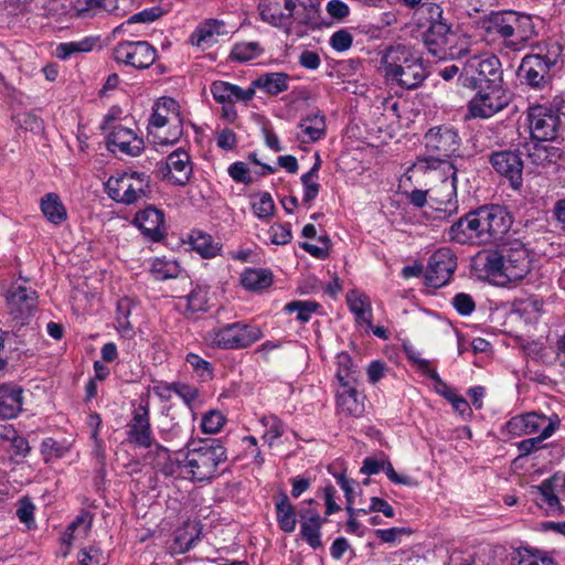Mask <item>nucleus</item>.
<instances>
[{
    "instance_id": "f257e3e1",
    "label": "nucleus",
    "mask_w": 565,
    "mask_h": 565,
    "mask_svg": "<svg viewBox=\"0 0 565 565\" xmlns=\"http://www.w3.org/2000/svg\"><path fill=\"white\" fill-rule=\"evenodd\" d=\"M423 145L425 153L416 158L406 174H420L430 182L439 181L448 201H451L457 192V169L452 159L460 148L458 131L447 125L433 127L424 135Z\"/></svg>"
},
{
    "instance_id": "f03ea898",
    "label": "nucleus",
    "mask_w": 565,
    "mask_h": 565,
    "mask_svg": "<svg viewBox=\"0 0 565 565\" xmlns=\"http://www.w3.org/2000/svg\"><path fill=\"white\" fill-rule=\"evenodd\" d=\"M161 455L168 459L161 468L166 476H181L199 482L213 479L218 466L226 460V449L216 439L191 440L173 457L161 447Z\"/></svg>"
},
{
    "instance_id": "7ed1b4c3",
    "label": "nucleus",
    "mask_w": 565,
    "mask_h": 565,
    "mask_svg": "<svg viewBox=\"0 0 565 565\" xmlns=\"http://www.w3.org/2000/svg\"><path fill=\"white\" fill-rule=\"evenodd\" d=\"M512 218L500 205H484L469 212L451 225L448 237L459 244H490L510 230Z\"/></svg>"
},
{
    "instance_id": "20e7f679",
    "label": "nucleus",
    "mask_w": 565,
    "mask_h": 565,
    "mask_svg": "<svg viewBox=\"0 0 565 565\" xmlns=\"http://www.w3.org/2000/svg\"><path fill=\"white\" fill-rule=\"evenodd\" d=\"M481 270L488 280L497 286H508L527 276L531 271L532 258L529 249L520 242L490 250L478 259Z\"/></svg>"
},
{
    "instance_id": "39448f33",
    "label": "nucleus",
    "mask_w": 565,
    "mask_h": 565,
    "mask_svg": "<svg viewBox=\"0 0 565 565\" xmlns=\"http://www.w3.org/2000/svg\"><path fill=\"white\" fill-rule=\"evenodd\" d=\"M480 29L487 39H501L513 51L522 50L535 34L532 18L513 10L492 11L481 19Z\"/></svg>"
},
{
    "instance_id": "423d86ee",
    "label": "nucleus",
    "mask_w": 565,
    "mask_h": 565,
    "mask_svg": "<svg viewBox=\"0 0 565 565\" xmlns=\"http://www.w3.org/2000/svg\"><path fill=\"white\" fill-rule=\"evenodd\" d=\"M384 77L392 86L405 89L419 87L428 76L422 56L405 45L387 49L382 57Z\"/></svg>"
},
{
    "instance_id": "0eeeda50",
    "label": "nucleus",
    "mask_w": 565,
    "mask_h": 565,
    "mask_svg": "<svg viewBox=\"0 0 565 565\" xmlns=\"http://www.w3.org/2000/svg\"><path fill=\"white\" fill-rule=\"evenodd\" d=\"M184 116L171 97L159 98L149 118L148 138L158 146L174 145L183 135Z\"/></svg>"
},
{
    "instance_id": "6e6552de",
    "label": "nucleus",
    "mask_w": 565,
    "mask_h": 565,
    "mask_svg": "<svg viewBox=\"0 0 565 565\" xmlns=\"http://www.w3.org/2000/svg\"><path fill=\"white\" fill-rule=\"evenodd\" d=\"M418 11L427 18L429 23L425 38L429 52L440 60L459 56L461 51H456L454 47L457 34L444 20L441 7L434 2H424Z\"/></svg>"
},
{
    "instance_id": "1a4fd4ad",
    "label": "nucleus",
    "mask_w": 565,
    "mask_h": 565,
    "mask_svg": "<svg viewBox=\"0 0 565 565\" xmlns=\"http://www.w3.org/2000/svg\"><path fill=\"white\" fill-rule=\"evenodd\" d=\"M502 71L499 58L492 54L472 55L462 63L458 82L472 89L501 85Z\"/></svg>"
},
{
    "instance_id": "9d476101",
    "label": "nucleus",
    "mask_w": 565,
    "mask_h": 565,
    "mask_svg": "<svg viewBox=\"0 0 565 565\" xmlns=\"http://www.w3.org/2000/svg\"><path fill=\"white\" fill-rule=\"evenodd\" d=\"M262 337L263 333L258 327L237 321L209 330L204 341L211 348L238 350L252 345Z\"/></svg>"
},
{
    "instance_id": "9b49d317",
    "label": "nucleus",
    "mask_w": 565,
    "mask_h": 565,
    "mask_svg": "<svg viewBox=\"0 0 565 565\" xmlns=\"http://www.w3.org/2000/svg\"><path fill=\"white\" fill-rule=\"evenodd\" d=\"M149 183L143 172L120 171L108 178L105 190L113 201L130 205L146 198Z\"/></svg>"
},
{
    "instance_id": "f8f14e48",
    "label": "nucleus",
    "mask_w": 565,
    "mask_h": 565,
    "mask_svg": "<svg viewBox=\"0 0 565 565\" xmlns=\"http://www.w3.org/2000/svg\"><path fill=\"white\" fill-rule=\"evenodd\" d=\"M561 56V46L554 44L545 55L531 54L523 57L519 73L534 88L544 87L550 79V70L555 66Z\"/></svg>"
},
{
    "instance_id": "ddd939ff",
    "label": "nucleus",
    "mask_w": 565,
    "mask_h": 565,
    "mask_svg": "<svg viewBox=\"0 0 565 565\" xmlns=\"http://www.w3.org/2000/svg\"><path fill=\"white\" fill-rule=\"evenodd\" d=\"M509 103L510 97L502 85H490L478 89L468 104V110L473 118H490L504 109Z\"/></svg>"
},
{
    "instance_id": "4468645a",
    "label": "nucleus",
    "mask_w": 565,
    "mask_h": 565,
    "mask_svg": "<svg viewBox=\"0 0 565 565\" xmlns=\"http://www.w3.org/2000/svg\"><path fill=\"white\" fill-rule=\"evenodd\" d=\"M114 60L137 70L150 67L157 58V50L147 41H122L114 47Z\"/></svg>"
},
{
    "instance_id": "2eb2a0df",
    "label": "nucleus",
    "mask_w": 565,
    "mask_h": 565,
    "mask_svg": "<svg viewBox=\"0 0 565 565\" xmlns=\"http://www.w3.org/2000/svg\"><path fill=\"white\" fill-rule=\"evenodd\" d=\"M104 130H109L107 135L108 149L118 154L130 157L139 156L145 149V142L134 129L122 125L110 126V117L107 116L103 124Z\"/></svg>"
},
{
    "instance_id": "dca6fc26",
    "label": "nucleus",
    "mask_w": 565,
    "mask_h": 565,
    "mask_svg": "<svg viewBox=\"0 0 565 565\" xmlns=\"http://www.w3.org/2000/svg\"><path fill=\"white\" fill-rule=\"evenodd\" d=\"M527 122L532 140L537 142L552 141L557 136L559 118L551 107L543 105L530 107Z\"/></svg>"
},
{
    "instance_id": "f3484780",
    "label": "nucleus",
    "mask_w": 565,
    "mask_h": 565,
    "mask_svg": "<svg viewBox=\"0 0 565 565\" xmlns=\"http://www.w3.org/2000/svg\"><path fill=\"white\" fill-rule=\"evenodd\" d=\"M457 268V257L448 247L437 249L428 260L425 282L433 288L447 285Z\"/></svg>"
},
{
    "instance_id": "a211bd4d",
    "label": "nucleus",
    "mask_w": 565,
    "mask_h": 565,
    "mask_svg": "<svg viewBox=\"0 0 565 565\" xmlns=\"http://www.w3.org/2000/svg\"><path fill=\"white\" fill-rule=\"evenodd\" d=\"M127 441L139 448H150L156 445L161 450V446L156 444L152 434L147 404H140L134 409L132 417L127 424Z\"/></svg>"
},
{
    "instance_id": "6ab92c4d",
    "label": "nucleus",
    "mask_w": 565,
    "mask_h": 565,
    "mask_svg": "<svg viewBox=\"0 0 565 565\" xmlns=\"http://www.w3.org/2000/svg\"><path fill=\"white\" fill-rule=\"evenodd\" d=\"M67 13L72 18L83 20L104 15H124L118 0H70Z\"/></svg>"
},
{
    "instance_id": "aec40b11",
    "label": "nucleus",
    "mask_w": 565,
    "mask_h": 565,
    "mask_svg": "<svg viewBox=\"0 0 565 565\" xmlns=\"http://www.w3.org/2000/svg\"><path fill=\"white\" fill-rule=\"evenodd\" d=\"M559 420L557 417L554 419L536 413H527L512 417L504 425V430L511 437H520L523 435L541 434L544 428L550 424L553 425L554 431Z\"/></svg>"
},
{
    "instance_id": "412c9836",
    "label": "nucleus",
    "mask_w": 565,
    "mask_h": 565,
    "mask_svg": "<svg viewBox=\"0 0 565 565\" xmlns=\"http://www.w3.org/2000/svg\"><path fill=\"white\" fill-rule=\"evenodd\" d=\"M492 168L501 175L510 180L512 188L518 189L522 184L523 162L518 152L503 150L490 156Z\"/></svg>"
},
{
    "instance_id": "4be33fe9",
    "label": "nucleus",
    "mask_w": 565,
    "mask_h": 565,
    "mask_svg": "<svg viewBox=\"0 0 565 565\" xmlns=\"http://www.w3.org/2000/svg\"><path fill=\"white\" fill-rule=\"evenodd\" d=\"M7 302L15 318L24 319L35 310L38 295L35 290L14 282L8 291Z\"/></svg>"
},
{
    "instance_id": "5701e85b",
    "label": "nucleus",
    "mask_w": 565,
    "mask_h": 565,
    "mask_svg": "<svg viewBox=\"0 0 565 565\" xmlns=\"http://www.w3.org/2000/svg\"><path fill=\"white\" fill-rule=\"evenodd\" d=\"M134 224L153 242L160 241L166 234L164 214L153 206L139 211L134 218Z\"/></svg>"
},
{
    "instance_id": "b1692460",
    "label": "nucleus",
    "mask_w": 565,
    "mask_h": 565,
    "mask_svg": "<svg viewBox=\"0 0 565 565\" xmlns=\"http://www.w3.org/2000/svg\"><path fill=\"white\" fill-rule=\"evenodd\" d=\"M326 117L320 111L308 114L296 126L295 137L300 143H313L324 138Z\"/></svg>"
},
{
    "instance_id": "393cba45",
    "label": "nucleus",
    "mask_w": 565,
    "mask_h": 565,
    "mask_svg": "<svg viewBox=\"0 0 565 565\" xmlns=\"http://www.w3.org/2000/svg\"><path fill=\"white\" fill-rule=\"evenodd\" d=\"M23 407V390L14 383L0 384V418H15Z\"/></svg>"
},
{
    "instance_id": "a878e982",
    "label": "nucleus",
    "mask_w": 565,
    "mask_h": 565,
    "mask_svg": "<svg viewBox=\"0 0 565 565\" xmlns=\"http://www.w3.org/2000/svg\"><path fill=\"white\" fill-rule=\"evenodd\" d=\"M335 407L344 416H360L364 411L363 398H360L356 384L338 385L335 390Z\"/></svg>"
},
{
    "instance_id": "bb28decb",
    "label": "nucleus",
    "mask_w": 565,
    "mask_h": 565,
    "mask_svg": "<svg viewBox=\"0 0 565 565\" xmlns=\"http://www.w3.org/2000/svg\"><path fill=\"white\" fill-rule=\"evenodd\" d=\"M211 94L218 104L247 103L255 96L253 88L243 89L237 85L224 81H216L211 85Z\"/></svg>"
},
{
    "instance_id": "cd10ccee",
    "label": "nucleus",
    "mask_w": 565,
    "mask_h": 565,
    "mask_svg": "<svg viewBox=\"0 0 565 565\" xmlns=\"http://www.w3.org/2000/svg\"><path fill=\"white\" fill-rule=\"evenodd\" d=\"M224 22L220 20H206L200 23L190 36L192 45L206 50L215 44L218 36L226 34Z\"/></svg>"
},
{
    "instance_id": "c85d7f7f",
    "label": "nucleus",
    "mask_w": 565,
    "mask_h": 565,
    "mask_svg": "<svg viewBox=\"0 0 565 565\" xmlns=\"http://www.w3.org/2000/svg\"><path fill=\"white\" fill-rule=\"evenodd\" d=\"M284 0H259L258 10L264 22L275 26L284 28L287 31L291 28L290 13L282 11Z\"/></svg>"
},
{
    "instance_id": "c756f323",
    "label": "nucleus",
    "mask_w": 565,
    "mask_h": 565,
    "mask_svg": "<svg viewBox=\"0 0 565 565\" xmlns=\"http://www.w3.org/2000/svg\"><path fill=\"white\" fill-rule=\"evenodd\" d=\"M168 178L174 184L184 185L192 174L190 156L182 150L173 151L167 158Z\"/></svg>"
},
{
    "instance_id": "7c9ffc66",
    "label": "nucleus",
    "mask_w": 565,
    "mask_h": 565,
    "mask_svg": "<svg viewBox=\"0 0 565 565\" xmlns=\"http://www.w3.org/2000/svg\"><path fill=\"white\" fill-rule=\"evenodd\" d=\"M319 0H284V8L302 24H315L319 15Z\"/></svg>"
},
{
    "instance_id": "2f4dec72",
    "label": "nucleus",
    "mask_w": 565,
    "mask_h": 565,
    "mask_svg": "<svg viewBox=\"0 0 565 565\" xmlns=\"http://www.w3.org/2000/svg\"><path fill=\"white\" fill-rule=\"evenodd\" d=\"M380 471H384L387 478L395 484L411 486L412 479L407 476L398 475L392 463L385 458L366 457L363 460L361 472L363 475H375Z\"/></svg>"
},
{
    "instance_id": "473e14b6",
    "label": "nucleus",
    "mask_w": 565,
    "mask_h": 565,
    "mask_svg": "<svg viewBox=\"0 0 565 565\" xmlns=\"http://www.w3.org/2000/svg\"><path fill=\"white\" fill-rule=\"evenodd\" d=\"M323 520L317 512L300 514V536L312 548H319L321 542V526Z\"/></svg>"
},
{
    "instance_id": "72a5a7b5",
    "label": "nucleus",
    "mask_w": 565,
    "mask_h": 565,
    "mask_svg": "<svg viewBox=\"0 0 565 565\" xmlns=\"http://www.w3.org/2000/svg\"><path fill=\"white\" fill-rule=\"evenodd\" d=\"M347 303L350 311L355 316L359 324L372 327V307L369 297L360 291L352 290L347 295Z\"/></svg>"
},
{
    "instance_id": "f704fd0d",
    "label": "nucleus",
    "mask_w": 565,
    "mask_h": 565,
    "mask_svg": "<svg viewBox=\"0 0 565 565\" xmlns=\"http://www.w3.org/2000/svg\"><path fill=\"white\" fill-rule=\"evenodd\" d=\"M289 76L286 73H266L258 76L250 83L248 88L262 89L268 95H278L286 92L289 87Z\"/></svg>"
},
{
    "instance_id": "c9c22d12",
    "label": "nucleus",
    "mask_w": 565,
    "mask_h": 565,
    "mask_svg": "<svg viewBox=\"0 0 565 565\" xmlns=\"http://www.w3.org/2000/svg\"><path fill=\"white\" fill-rule=\"evenodd\" d=\"M275 511L279 529L285 533H292L297 526V513L285 493H281L275 501Z\"/></svg>"
},
{
    "instance_id": "e433bc0d",
    "label": "nucleus",
    "mask_w": 565,
    "mask_h": 565,
    "mask_svg": "<svg viewBox=\"0 0 565 565\" xmlns=\"http://www.w3.org/2000/svg\"><path fill=\"white\" fill-rule=\"evenodd\" d=\"M40 209L44 217L54 225H60L67 218V211L56 193H46L41 198Z\"/></svg>"
},
{
    "instance_id": "4c0bfd02",
    "label": "nucleus",
    "mask_w": 565,
    "mask_h": 565,
    "mask_svg": "<svg viewBox=\"0 0 565 565\" xmlns=\"http://www.w3.org/2000/svg\"><path fill=\"white\" fill-rule=\"evenodd\" d=\"M273 284V273L266 268H247L241 274V285L249 291H260Z\"/></svg>"
},
{
    "instance_id": "58836bf2",
    "label": "nucleus",
    "mask_w": 565,
    "mask_h": 565,
    "mask_svg": "<svg viewBox=\"0 0 565 565\" xmlns=\"http://www.w3.org/2000/svg\"><path fill=\"white\" fill-rule=\"evenodd\" d=\"M190 244L193 250L199 253L203 258H213L221 253L222 245L211 235L201 231L192 232Z\"/></svg>"
},
{
    "instance_id": "ea45409f",
    "label": "nucleus",
    "mask_w": 565,
    "mask_h": 565,
    "mask_svg": "<svg viewBox=\"0 0 565 565\" xmlns=\"http://www.w3.org/2000/svg\"><path fill=\"white\" fill-rule=\"evenodd\" d=\"M181 273L179 263L171 257H154L150 260V274L157 280L173 279Z\"/></svg>"
},
{
    "instance_id": "a19ab883",
    "label": "nucleus",
    "mask_w": 565,
    "mask_h": 565,
    "mask_svg": "<svg viewBox=\"0 0 565 565\" xmlns=\"http://www.w3.org/2000/svg\"><path fill=\"white\" fill-rule=\"evenodd\" d=\"M98 42V38L85 36L78 41L60 43L55 49V56L67 60L74 54L90 52Z\"/></svg>"
},
{
    "instance_id": "79ce46f5",
    "label": "nucleus",
    "mask_w": 565,
    "mask_h": 565,
    "mask_svg": "<svg viewBox=\"0 0 565 565\" xmlns=\"http://www.w3.org/2000/svg\"><path fill=\"white\" fill-rule=\"evenodd\" d=\"M259 423L264 428L262 439L273 447L276 440L284 435L286 425L275 415H265L259 419Z\"/></svg>"
},
{
    "instance_id": "37998d69",
    "label": "nucleus",
    "mask_w": 565,
    "mask_h": 565,
    "mask_svg": "<svg viewBox=\"0 0 565 565\" xmlns=\"http://www.w3.org/2000/svg\"><path fill=\"white\" fill-rule=\"evenodd\" d=\"M335 379L338 381V385L356 384L352 359L345 352H341L337 356Z\"/></svg>"
},
{
    "instance_id": "c03bdc74",
    "label": "nucleus",
    "mask_w": 565,
    "mask_h": 565,
    "mask_svg": "<svg viewBox=\"0 0 565 565\" xmlns=\"http://www.w3.org/2000/svg\"><path fill=\"white\" fill-rule=\"evenodd\" d=\"M198 535L199 533L195 524L188 523L184 527L179 529L175 532L174 537V552L184 553L192 548Z\"/></svg>"
},
{
    "instance_id": "a18cd8bd",
    "label": "nucleus",
    "mask_w": 565,
    "mask_h": 565,
    "mask_svg": "<svg viewBox=\"0 0 565 565\" xmlns=\"http://www.w3.org/2000/svg\"><path fill=\"white\" fill-rule=\"evenodd\" d=\"M533 492L540 494L541 503L545 504L548 510L554 512L561 508L559 500L555 494L553 478H548L541 484L533 487Z\"/></svg>"
},
{
    "instance_id": "49530a36",
    "label": "nucleus",
    "mask_w": 565,
    "mask_h": 565,
    "mask_svg": "<svg viewBox=\"0 0 565 565\" xmlns=\"http://www.w3.org/2000/svg\"><path fill=\"white\" fill-rule=\"evenodd\" d=\"M252 211L259 220H267L273 216L275 203L268 192H262L252 198Z\"/></svg>"
},
{
    "instance_id": "de8ad7c7",
    "label": "nucleus",
    "mask_w": 565,
    "mask_h": 565,
    "mask_svg": "<svg viewBox=\"0 0 565 565\" xmlns=\"http://www.w3.org/2000/svg\"><path fill=\"white\" fill-rule=\"evenodd\" d=\"M263 53L257 42L237 43L231 51V60L236 62H249Z\"/></svg>"
},
{
    "instance_id": "09e8293b",
    "label": "nucleus",
    "mask_w": 565,
    "mask_h": 565,
    "mask_svg": "<svg viewBox=\"0 0 565 565\" xmlns=\"http://www.w3.org/2000/svg\"><path fill=\"white\" fill-rule=\"evenodd\" d=\"M226 422L225 416L216 409L206 412L201 419V430L206 435L217 434Z\"/></svg>"
},
{
    "instance_id": "8fccbe9b",
    "label": "nucleus",
    "mask_w": 565,
    "mask_h": 565,
    "mask_svg": "<svg viewBox=\"0 0 565 565\" xmlns=\"http://www.w3.org/2000/svg\"><path fill=\"white\" fill-rule=\"evenodd\" d=\"M267 234L269 242L274 245H286L292 239L289 223H275L268 228Z\"/></svg>"
},
{
    "instance_id": "3c124183",
    "label": "nucleus",
    "mask_w": 565,
    "mask_h": 565,
    "mask_svg": "<svg viewBox=\"0 0 565 565\" xmlns=\"http://www.w3.org/2000/svg\"><path fill=\"white\" fill-rule=\"evenodd\" d=\"M318 305L313 301H291L285 306L288 313H297V319L307 322L311 315L317 310Z\"/></svg>"
},
{
    "instance_id": "603ef678",
    "label": "nucleus",
    "mask_w": 565,
    "mask_h": 565,
    "mask_svg": "<svg viewBox=\"0 0 565 565\" xmlns=\"http://www.w3.org/2000/svg\"><path fill=\"white\" fill-rule=\"evenodd\" d=\"M319 175L310 173H303L300 178L303 186L302 202L310 205L312 201L318 196L320 191V184L318 182Z\"/></svg>"
},
{
    "instance_id": "864d4df0",
    "label": "nucleus",
    "mask_w": 565,
    "mask_h": 565,
    "mask_svg": "<svg viewBox=\"0 0 565 565\" xmlns=\"http://www.w3.org/2000/svg\"><path fill=\"white\" fill-rule=\"evenodd\" d=\"M186 307L191 312L205 311L207 305V291L205 288L195 287L185 297Z\"/></svg>"
},
{
    "instance_id": "5fc2aeb1",
    "label": "nucleus",
    "mask_w": 565,
    "mask_h": 565,
    "mask_svg": "<svg viewBox=\"0 0 565 565\" xmlns=\"http://www.w3.org/2000/svg\"><path fill=\"white\" fill-rule=\"evenodd\" d=\"M171 390L190 409L193 411L198 406L199 392L194 386L175 383L171 386Z\"/></svg>"
},
{
    "instance_id": "6e6d98bb",
    "label": "nucleus",
    "mask_w": 565,
    "mask_h": 565,
    "mask_svg": "<svg viewBox=\"0 0 565 565\" xmlns=\"http://www.w3.org/2000/svg\"><path fill=\"white\" fill-rule=\"evenodd\" d=\"M554 151L555 148L541 143H533V146L527 149L529 157L535 164H544L545 162L552 161Z\"/></svg>"
},
{
    "instance_id": "4d7b16f0",
    "label": "nucleus",
    "mask_w": 565,
    "mask_h": 565,
    "mask_svg": "<svg viewBox=\"0 0 565 565\" xmlns=\"http://www.w3.org/2000/svg\"><path fill=\"white\" fill-rule=\"evenodd\" d=\"M67 447L60 444L53 438H46L41 444V452L49 461L52 458H61L67 452Z\"/></svg>"
},
{
    "instance_id": "13d9d810",
    "label": "nucleus",
    "mask_w": 565,
    "mask_h": 565,
    "mask_svg": "<svg viewBox=\"0 0 565 565\" xmlns=\"http://www.w3.org/2000/svg\"><path fill=\"white\" fill-rule=\"evenodd\" d=\"M554 434V427L552 424H550L544 430L541 431V434L537 437L524 439L519 444V450L527 455L532 452L534 449H536L540 444L550 438Z\"/></svg>"
},
{
    "instance_id": "bf43d9fd",
    "label": "nucleus",
    "mask_w": 565,
    "mask_h": 565,
    "mask_svg": "<svg viewBox=\"0 0 565 565\" xmlns=\"http://www.w3.org/2000/svg\"><path fill=\"white\" fill-rule=\"evenodd\" d=\"M185 360L201 379L207 380L212 377V366L210 362L195 353H189Z\"/></svg>"
},
{
    "instance_id": "052dcab7",
    "label": "nucleus",
    "mask_w": 565,
    "mask_h": 565,
    "mask_svg": "<svg viewBox=\"0 0 565 565\" xmlns=\"http://www.w3.org/2000/svg\"><path fill=\"white\" fill-rule=\"evenodd\" d=\"M353 43L352 34L345 30H339L334 32L330 38V45L337 52L348 51Z\"/></svg>"
},
{
    "instance_id": "680f3d73",
    "label": "nucleus",
    "mask_w": 565,
    "mask_h": 565,
    "mask_svg": "<svg viewBox=\"0 0 565 565\" xmlns=\"http://www.w3.org/2000/svg\"><path fill=\"white\" fill-rule=\"evenodd\" d=\"M518 565H556V563L543 552L533 553L525 548Z\"/></svg>"
},
{
    "instance_id": "e2e57ef3",
    "label": "nucleus",
    "mask_w": 565,
    "mask_h": 565,
    "mask_svg": "<svg viewBox=\"0 0 565 565\" xmlns=\"http://www.w3.org/2000/svg\"><path fill=\"white\" fill-rule=\"evenodd\" d=\"M412 534L408 527H391L375 531V535L383 543H396L401 536Z\"/></svg>"
},
{
    "instance_id": "0e129e2a",
    "label": "nucleus",
    "mask_w": 565,
    "mask_h": 565,
    "mask_svg": "<svg viewBox=\"0 0 565 565\" xmlns=\"http://www.w3.org/2000/svg\"><path fill=\"white\" fill-rule=\"evenodd\" d=\"M227 171L237 183L248 184L252 181L249 169L245 162L236 161L228 167Z\"/></svg>"
},
{
    "instance_id": "69168bd1",
    "label": "nucleus",
    "mask_w": 565,
    "mask_h": 565,
    "mask_svg": "<svg viewBox=\"0 0 565 565\" xmlns=\"http://www.w3.org/2000/svg\"><path fill=\"white\" fill-rule=\"evenodd\" d=\"M35 507L29 498H22L18 502L17 516L20 522L26 524L29 527L34 522Z\"/></svg>"
},
{
    "instance_id": "338daca9",
    "label": "nucleus",
    "mask_w": 565,
    "mask_h": 565,
    "mask_svg": "<svg viewBox=\"0 0 565 565\" xmlns=\"http://www.w3.org/2000/svg\"><path fill=\"white\" fill-rule=\"evenodd\" d=\"M452 306L461 316H469L476 308L475 301L468 294H457L452 298Z\"/></svg>"
},
{
    "instance_id": "774afa93",
    "label": "nucleus",
    "mask_w": 565,
    "mask_h": 565,
    "mask_svg": "<svg viewBox=\"0 0 565 565\" xmlns=\"http://www.w3.org/2000/svg\"><path fill=\"white\" fill-rule=\"evenodd\" d=\"M78 559L81 565H103L104 563L102 551L94 546L82 550Z\"/></svg>"
}]
</instances>
